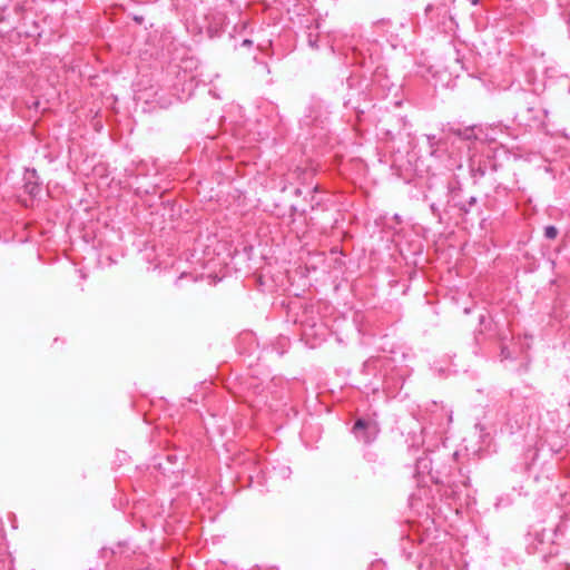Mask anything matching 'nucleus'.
<instances>
[{
	"label": "nucleus",
	"instance_id": "1",
	"mask_svg": "<svg viewBox=\"0 0 570 570\" xmlns=\"http://www.w3.org/2000/svg\"><path fill=\"white\" fill-rule=\"evenodd\" d=\"M544 236L554 239L558 236V229L554 226H548L544 228Z\"/></svg>",
	"mask_w": 570,
	"mask_h": 570
},
{
	"label": "nucleus",
	"instance_id": "2",
	"mask_svg": "<svg viewBox=\"0 0 570 570\" xmlns=\"http://www.w3.org/2000/svg\"><path fill=\"white\" fill-rule=\"evenodd\" d=\"M366 428H368V424L363 420H357L354 424V430L366 429Z\"/></svg>",
	"mask_w": 570,
	"mask_h": 570
},
{
	"label": "nucleus",
	"instance_id": "3",
	"mask_svg": "<svg viewBox=\"0 0 570 570\" xmlns=\"http://www.w3.org/2000/svg\"><path fill=\"white\" fill-rule=\"evenodd\" d=\"M364 441H365V442H370V441H371V438H370L368 435H366V434H365V435H364Z\"/></svg>",
	"mask_w": 570,
	"mask_h": 570
}]
</instances>
